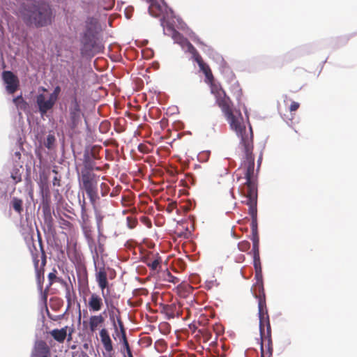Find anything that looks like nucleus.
<instances>
[{"instance_id": "1", "label": "nucleus", "mask_w": 357, "mask_h": 357, "mask_svg": "<svg viewBox=\"0 0 357 357\" xmlns=\"http://www.w3.org/2000/svg\"><path fill=\"white\" fill-rule=\"evenodd\" d=\"M215 98L216 103L221 108L231 128L241 138L240 146L244 153V156L240 167L236 171L237 175H240L239 180L241 176V171L248 169L249 172L250 169L255 168V157L252 153L254 149L252 129L250 126L247 130L243 122V118L241 116L237 117L234 115L233 102L224 90L217 91Z\"/></svg>"}, {"instance_id": "2", "label": "nucleus", "mask_w": 357, "mask_h": 357, "mask_svg": "<svg viewBox=\"0 0 357 357\" xmlns=\"http://www.w3.org/2000/svg\"><path fill=\"white\" fill-rule=\"evenodd\" d=\"M238 181L245 180L242 183L243 186L240 189L242 196L245 197V200L242 202L248 206V213L251 216V229L252 243H259V238L257 232V174L255 172V168L241 171V176L238 180L240 175H237Z\"/></svg>"}, {"instance_id": "3", "label": "nucleus", "mask_w": 357, "mask_h": 357, "mask_svg": "<svg viewBox=\"0 0 357 357\" xmlns=\"http://www.w3.org/2000/svg\"><path fill=\"white\" fill-rule=\"evenodd\" d=\"M20 15L29 26L42 27L50 24L52 20V11L49 4L36 0H27L20 9Z\"/></svg>"}, {"instance_id": "4", "label": "nucleus", "mask_w": 357, "mask_h": 357, "mask_svg": "<svg viewBox=\"0 0 357 357\" xmlns=\"http://www.w3.org/2000/svg\"><path fill=\"white\" fill-rule=\"evenodd\" d=\"M101 30L98 18L91 16L86 18L80 36V53L82 56H91L103 50L104 47L98 38Z\"/></svg>"}, {"instance_id": "5", "label": "nucleus", "mask_w": 357, "mask_h": 357, "mask_svg": "<svg viewBox=\"0 0 357 357\" xmlns=\"http://www.w3.org/2000/svg\"><path fill=\"white\" fill-rule=\"evenodd\" d=\"M259 332L261 337V357H272L273 347L271 337V326L267 307L264 302L259 303Z\"/></svg>"}, {"instance_id": "6", "label": "nucleus", "mask_w": 357, "mask_h": 357, "mask_svg": "<svg viewBox=\"0 0 357 357\" xmlns=\"http://www.w3.org/2000/svg\"><path fill=\"white\" fill-rule=\"evenodd\" d=\"M38 239L39 248H38L33 243L32 245L29 247V251L34 266L37 282L40 288H42V283L44 281L45 266L47 262V257L43 248L42 237L39 231H38Z\"/></svg>"}, {"instance_id": "7", "label": "nucleus", "mask_w": 357, "mask_h": 357, "mask_svg": "<svg viewBox=\"0 0 357 357\" xmlns=\"http://www.w3.org/2000/svg\"><path fill=\"white\" fill-rule=\"evenodd\" d=\"M96 279L98 282V287L101 290L102 296L105 298V302L107 305L109 319L112 322L114 327L115 332L118 333V328L116 327V321L114 319L115 311L119 312V310L112 303H109L107 298L105 296V289L108 287L107 275L104 268H100L98 272L96 274Z\"/></svg>"}, {"instance_id": "8", "label": "nucleus", "mask_w": 357, "mask_h": 357, "mask_svg": "<svg viewBox=\"0 0 357 357\" xmlns=\"http://www.w3.org/2000/svg\"><path fill=\"white\" fill-rule=\"evenodd\" d=\"M100 180V176L93 172H86L81 174L79 177V186L84 189L86 192L98 190V184Z\"/></svg>"}, {"instance_id": "9", "label": "nucleus", "mask_w": 357, "mask_h": 357, "mask_svg": "<svg viewBox=\"0 0 357 357\" xmlns=\"http://www.w3.org/2000/svg\"><path fill=\"white\" fill-rule=\"evenodd\" d=\"M173 38L176 42L182 47L183 49H186V51L191 54L192 59L197 63L201 61V60L203 59L197 49L187 38H184L179 32L174 31Z\"/></svg>"}, {"instance_id": "10", "label": "nucleus", "mask_w": 357, "mask_h": 357, "mask_svg": "<svg viewBox=\"0 0 357 357\" xmlns=\"http://www.w3.org/2000/svg\"><path fill=\"white\" fill-rule=\"evenodd\" d=\"M69 114L70 126L71 128L74 129L77 127L80 121L82 114L79 102L76 96H75L71 100L69 108Z\"/></svg>"}, {"instance_id": "11", "label": "nucleus", "mask_w": 357, "mask_h": 357, "mask_svg": "<svg viewBox=\"0 0 357 357\" xmlns=\"http://www.w3.org/2000/svg\"><path fill=\"white\" fill-rule=\"evenodd\" d=\"M141 259L153 271H158L161 268L162 259L158 253L148 252L142 256Z\"/></svg>"}, {"instance_id": "12", "label": "nucleus", "mask_w": 357, "mask_h": 357, "mask_svg": "<svg viewBox=\"0 0 357 357\" xmlns=\"http://www.w3.org/2000/svg\"><path fill=\"white\" fill-rule=\"evenodd\" d=\"M2 78L6 84V90L9 93H14L19 86V79L11 71H3Z\"/></svg>"}, {"instance_id": "13", "label": "nucleus", "mask_w": 357, "mask_h": 357, "mask_svg": "<svg viewBox=\"0 0 357 357\" xmlns=\"http://www.w3.org/2000/svg\"><path fill=\"white\" fill-rule=\"evenodd\" d=\"M255 278L257 279V282L255 287V289L258 290V292H255V296L258 299V312H259V303H261V301L264 302L265 307H267L266 302V295L264 293V288L262 282L261 272H260L259 274H257V272H255Z\"/></svg>"}, {"instance_id": "14", "label": "nucleus", "mask_w": 357, "mask_h": 357, "mask_svg": "<svg viewBox=\"0 0 357 357\" xmlns=\"http://www.w3.org/2000/svg\"><path fill=\"white\" fill-rule=\"evenodd\" d=\"M31 357H50V349L43 340L36 342Z\"/></svg>"}, {"instance_id": "15", "label": "nucleus", "mask_w": 357, "mask_h": 357, "mask_svg": "<svg viewBox=\"0 0 357 357\" xmlns=\"http://www.w3.org/2000/svg\"><path fill=\"white\" fill-rule=\"evenodd\" d=\"M36 103L38 106L39 112L42 115L46 114L47 112L51 109L55 104L50 98L46 100L45 96L43 94H39L37 96Z\"/></svg>"}, {"instance_id": "16", "label": "nucleus", "mask_w": 357, "mask_h": 357, "mask_svg": "<svg viewBox=\"0 0 357 357\" xmlns=\"http://www.w3.org/2000/svg\"><path fill=\"white\" fill-rule=\"evenodd\" d=\"M103 306V301L101 296L96 293L91 294L88 301V307L91 312H99Z\"/></svg>"}, {"instance_id": "17", "label": "nucleus", "mask_w": 357, "mask_h": 357, "mask_svg": "<svg viewBox=\"0 0 357 357\" xmlns=\"http://www.w3.org/2000/svg\"><path fill=\"white\" fill-rule=\"evenodd\" d=\"M100 337L101 342L103 345L105 350L109 354H111L114 350L112 341L109 334L108 331L103 328L100 331Z\"/></svg>"}, {"instance_id": "18", "label": "nucleus", "mask_w": 357, "mask_h": 357, "mask_svg": "<svg viewBox=\"0 0 357 357\" xmlns=\"http://www.w3.org/2000/svg\"><path fill=\"white\" fill-rule=\"evenodd\" d=\"M100 337L101 342L103 345L105 350L109 354H111L114 350L112 341L109 334L108 331L103 328L100 331Z\"/></svg>"}, {"instance_id": "19", "label": "nucleus", "mask_w": 357, "mask_h": 357, "mask_svg": "<svg viewBox=\"0 0 357 357\" xmlns=\"http://www.w3.org/2000/svg\"><path fill=\"white\" fill-rule=\"evenodd\" d=\"M104 322L105 317L102 314L91 316L89 321L90 331L92 333L96 331L98 327L101 326Z\"/></svg>"}, {"instance_id": "20", "label": "nucleus", "mask_w": 357, "mask_h": 357, "mask_svg": "<svg viewBox=\"0 0 357 357\" xmlns=\"http://www.w3.org/2000/svg\"><path fill=\"white\" fill-rule=\"evenodd\" d=\"M84 168L82 169L81 174L86 172H93V170H100V167H96V163L91 156L89 155H84L83 161Z\"/></svg>"}, {"instance_id": "21", "label": "nucleus", "mask_w": 357, "mask_h": 357, "mask_svg": "<svg viewBox=\"0 0 357 357\" xmlns=\"http://www.w3.org/2000/svg\"><path fill=\"white\" fill-rule=\"evenodd\" d=\"M50 333L55 340L62 343L67 337V326L61 329H54Z\"/></svg>"}, {"instance_id": "22", "label": "nucleus", "mask_w": 357, "mask_h": 357, "mask_svg": "<svg viewBox=\"0 0 357 357\" xmlns=\"http://www.w3.org/2000/svg\"><path fill=\"white\" fill-rule=\"evenodd\" d=\"M47 278L49 281L48 288L55 282L67 286V282L63 278L57 277V271L55 268H53L52 271L48 274Z\"/></svg>"}, {"instance_id": "23", "label": "nucleus", "mask_w": 357, "mask_h": 357, "mask_svg": "<svg viewBox=\"0 0 357 357\" xmlns=\"http://www.w3.org/2000/svg\"><path fill=\"white\" fill-rule=\"evenodd\" d=\"M11 206L16 213L21 215L23 211V201L17 197H13L11 200Z\"/></svg>"}, {"instance_id": "24", "label": "nucleus", "mask_w": 357, "mask_h": 357, "mask_svg": "<svg viewBox=\"0 0 357 357\" xmlns=\"http://www.w3.org/2000/svg\"><path fill=\"white\" fill-rule=\"evenodd\" d=\"M40 193L41 204H51V196L48 187H44L43 185L40 189Z\"/></svg>"}, {"instance_id": "25", "label": "nucleus", "mask_w": 357, "mask_h": 357, "mask_svg": "<svg viewBox=\"0 0 357 357\" xmlns=\"http://www.w3.org/2000/svg\"><path fill=\"white\" fill-rule=\"evenodd\" d=\"M149 13L153 17H158L162 13V7L155 3H152L149 8Z\"/></svg>"}, {"instance_id": "26", "label": "nucleus", "mask_w": 357, "mask_h": 357, "mask_svg": "<svg viewBox=\"0 0 357 357\" xmlns=\"http://www.w3.org/2000/svg\"><path fill=\"white\" fill-rule=\"evenodd\" d=\"M88 197L89 198L90 202L95 208L96 202L99 199L98 194V190L86 192Z\"/></svg>"}, {"instance_id": "27", "label": "nucleus", "mask_w": 357, "mask_h": 357, "mask_svg": "<svg viewBox=\"0 0 357 357\" xmlns=\"http://www.w3.org/2000/svg\"><path fill=\"white\" fill-rule=\"evenodd\" d=\"M104 218V215H102L100 213L96 211V220L97 222V227L98 231L100 233L102 229V220Z\"/></svg>"}, {"instance_id": "28", "label": "nucleus", "mask_w": 357, "mask_h": 357, "mask_svg": "<svg viewBox=\"0 0 357 357\" xmlns=\"http://www.w3.org/2000/svg\"><path fill=\"white\" fill-rule=\"evenodd\" d=\"M55 137L53 135H48L45 142V146L48 149H51L55 142Z\"/></svg>"}, {"instance_id": "29", "label": "nucleus", "mask_w": 357, "mask_h": 357, "mask_svg": "<svg viewBox=\"0 0 357 357\" xmlns=\"http://www.w3.org/2000/svg\"><path fill=\"white\" fill-rule=\"evenodd\" d=\"M238 249L242 252L248 251L250 248V243L248 241H243L238 244Z\"/></svg>"}, {"instance_id": "30", "label": "nucleus", "mask_w": 357, "mask_h": 357, "mask_svg": "<svg viewBox=\"0 0 357 357\" xmlns=\"http://www.w3.org/2000/svg\"><path fill=\"white\" fill-rule=\"evenodd\" d=\"M254 266L255 269V272H257V274H259L261 272V266L260 261V257H253Z\"/></svg>"}, {"instance_id": "31", "label": "nucleus", "mask_w": 357, "mask_h": 357, "mask_svg": "<svg viewBox=\"0 0 357 357\" xmlns=\"http://www.w3.org/2000/svg\"><path fill=\"white\" fill-rule=\"evenodd\" d=\"M123 349L126 351L128 357H133L127 338L121 340Z\"/></svg>"}, {"instance_id": "32", "label": "nucleus", "mask_w": 357, "mask_h": 357, "mask_svg": "<svg viewBox=\"0 0 357 357\" xmlns=\"http://www.w3.org/2000/svg\"><path fill=\"white\" fill-rule=\"evenodd\" d=\"M117 323L119 326V331L121 334V340L126 339V330L123 326V324L121 319V317H117Z\"/></svg>"}, {"instance_id": "33", "label": "nucleus", "mask_w": 357, "mask_h": 357, "mask_svg": "<svg viewBox=\"0 0 357 357\" xmlns=\"http://www.w3.org/2000/svg\"><path fill=\"white\" fill-rule=\"evenodd\" d=\"M127 225L130 229H134L137 225V220L135 218L127 217Z\"/></svg>"}, {"instance_id": "34", "label": "nucleus", "mask_w": 357, "mask_h": 357, "mask_svg": "<svg viewBox=\"0 0 357 357\" xmlns=\"http://www.w3.org/2000/svg\"><path fill=\"white\" fill-rule=\"evenodd\" d=\"M52 172L56 174L55 176L53 178V181H52V184L54 186H61V176H58V172L57 170H56L55 169H54L52 170Z\"/></svg>"}, {"instance_id": "35", "label": "nucleus", "mask_w": 357, "mask_h": 357, "mask_svg": "<svg viewBox=\"0 0 357 357\" xmlns=\"http://www.w3.org/2000/svg\"><path fill=\"white\" fill-rule=\"evenodd\" d=\"M60 91H61V88L60 86H57L54 88L53 92L50 94V98L54 102H56L57 98H58V96L60 93Z\"/></svg>"}, {"instance_id": "36", "label": "nucleus", "mask_w": 357, "mask_h": 357, "mask_svg": "<svg viewBox=\"0 0 357 357\" xmlns=\"http://www.w3.org/2000/svg\"><path fill=\"white\" fill-rule=\"evenodd\" d=\"M100 190H101V195L102 196H106L109 191V185L105 183H102L100 185Z\"/></svg>"}, {"instance_id": "37", "label": "nucleus", "mask_w": 357, "mask_h": 357, "mask_svg": "<svg viewBox=\"0 0 357 357\" xmlns=\"http://www.w3.org/2000/svg\"><path fill=\"white\" fill-rule=\"evenodd\" d=\"M81 215L84 222L88 220V215L86 214L85 202H83V204L81 206Z\"/></svg>"}, {"instance_id": "38", "label": "nucleus", "mask_w": 357, "mask_h": 357, "mask_svg": "<svg viewBox=\"0 0 357 357\" xmlns=\"http://www.w3.org/2000/svg\"><path fill=\"white\" fill-rule=\"evenodd\" d=\"M200 70L204 73H207L208 70H210V67L206 63H204V60H201L197 63Z\"/></svg>"}, {"instance_id": "39", "label": "nucleus", "mask_w": 357, "mask_h": 357, "mask_svg": "<svg viewBox=\"0 0 357 357\" xmlns=\"http://www.w3.org/2000/svg\"><path fill=\"white\" fill-rule=\"evenodd\" d=\"M50 204H41L43 211L45 216L51 215Z\"/></svg>"}, {"instance_id": "40", "label": "nucleus", "mask_w": 357, "mask_h": 357, "mask_svg": "<svg viewBox=\"0 0 357 357\" xmlns=\"http://www.w3.org/2000/svg\"><path fill=\"white\" fill-rule=\"evenodd\" d=\"M66 287V298L68 301V306H70L71 305V301H72V296H71V293H70V287L69 285L67 284V286H65Z\"/></svg>"}, {"instance_id": "41", "label": "nucleus", "mask_w": 357, "mask_h": 357, "mask_svg": "<svg viewBox=\"0 0 357 357\" xmlns=\"http://www.w3.org/2000/svg\"><path fill=\"white\" fill-rule=\"evenodd\" d=\"M253 257H259V243H252Z\"/></svg>"}, {"instance_id": "42", "label": "nucleus", "mask_w": 357, "mask_h": 357, "mask_svg": "<svg viewBox=\"0 0 357 357\" xmlns=\"http://www.w3.org/2000/svg\"><path fill=\"white\" fill-rule=\"evenodd\" d=\"M176 206H177V203L176 202H172L167 205L166 211L169 213H171L176 208Z\"/></svg>"}, {"instance_id": "43", "label": "nucleus", "mask_w": 357, "mask_h": 357, "mask_svg": "<svg viewBox=\"0 0 357 357\" xmlns=\"http://www.w3.org/2000/svg\"><path fill=\"white\" fill-rule=\"evenodd\" d=\"M138 151L143 153H147L149 152V146L144 144H140L138 146Z\"/></svg>"}, {"instance_id": "44", "label": "nucleus", "mask_w": 357, "mask_h": 357, "mask_svg": "<svg viewBox=\"0 0 357 357\" xmlns=\"http://www.w3.org/2000/svg\"><path fill=\"white\" fill-rule=\"evenodd\" d=\"M140 221L145 224L148 227H151L152 226L150 219L146 216H142L140 218Z\"/></svg>"}, {"instance_id": "45", "label": "nucleus", "mask_w": 357, "mask_h": 357, "mask_svg": "<svg viewBox=\"0 0 357 357\" xmlns=\"http://www.w3.org/2000/svg\"><path fill=\"white\" fill-rule=\"evenodd\" d=\"M168 279L167 280L170 282H172L174 284H176L179 282L178 278L172 275L169 272L167 273Z\"/></svg>"}, {"instance_id": "46", "label": "nucleus", "mask_w": 357, "mask_h": 357, "mask_svg": "<svg viewBox=\"0 0 357 357\" xmlns=\"http://www.w3.org/2000/svg\"><path fill=\"white\" fill-rule=\"evenodd\" d=\"M300 107V104L297 102L292 101L289 107L290 112L296 111Z\"/></svg>"}, {"instance_id": "47", "label": "nucleus", "mask_w": 357, "mask_h": 357, "mask_svg": "<svg viewBox=\"0 0 357 357\" xmlns=\"http://www.w3.org/2000/svg\"><path fill=\"white\" fill-rule=\"evenodd\" d=\"M11 177L14 180L15 184L22 181L21 175L18 174L17 172L12 174Z\"/></svg>"}, {"instance_id": "48", "label": "nucleus", "mask_w": 357, "mask_h": 357, "mask_svg": "<svg viewBox=\"0 0 357 357\" xmlns=\"http://www.w3.org/2000/svg\"><path fill=\"white\" fill-rule=\"evenodd\" d=\"M61 224H62V225H63L62 227L63 228H67V227L71 228V227H72L71 222H70L69 221L66 220H62Z\"/></svg>"}, {"instance_id": "49", "label": "nucleus", "mask_w": 357, "mask_h": 357, "mask_svg": "<svg viewBox=\"0 0 357 357\" xmlns=\"http://www.w3.org/2000/svg\"><path fill=\"white\" fill-rule=\"evenodd\" d=\"M206 76V77L210 80V81H212L213 79V74H212V72H211V70H208L207 73H204Z\"/></svg>"}, {"instance_id": "50", "label": "nucleus", "mask_w": 357, "mask_h": 357, "mask_svg": "<svg viewBox=\"0 0 357 357\" xmlns=\"http://www.w3.org/2000/svg\"><path fill=\"white\" fill-rule=\"evenodd\" d=\"M85 236H86V239L88 240L89 243L93 241V238L91 236V231H85Z\"/></svg>"}, {"instance_id": "51", "label": "nucleus", "mask_w": 357, "mask_h": 357, "mask_svg": "<svg viewBox=\"0 0 357 357\" xmlns=\"http://www.w3.org/2000/svg\"><path fill=\"white\" fill-rule=\"evenodd\" d=\"M82 280L85 282L86 284L88 283V277H87V273H86V271L85 270L84 272L82 274Z\"/></svg>"}, {"instance_id": "52", "label": "nucleus", "mask_w": 357, "mask_h": 357, "mask_svg": "<svg viewBox=\"0 0 357 357\" xmlns=\"http://www.w3.org/2000/svg\"><path fill=\"white\" fill-rule=\"evenodd\" d=\"M122 203L124 206H128L130 204L129 198L127 197H123Z\"/></svg>"}, {"instance_id": "53", "label": "nucleus", "mask_w": 357, "mask_h": 357, "mask_svg": "<svg viewBox=\"0 0 357 357\" xmlns=\"http://www.w3.org/2000/svg\"><path fill=\"white\" fill-rule=\"evenodd\" d=\"M261 160H262V156L261 155L259 156L258 160H257V172H258L259 169V167L261 165Z\"/></svg>"}, {"instance_id": "54", "label": "nucleus", "mask_w": 357, "mask_h": 357, "mask_svg": "<svg viewBox=\"0 0 357 357\" xmlns=\"http://www.w3.org/2000/svg\"><path fill=\"white\" fill-rule=\"evenodd\" d=\"M13 100H14L15 102L17 103V102H18L20 101H23V98H22V96H18V97L14 98Z\"/></svg>"}, {"instance_id": "55", "label": "nucleus", "mask_w": 357, "mask_h": 357, "mask_svg": "<svg viewBox=\"0 0 357 357\" xmlns=\"http://www.w3.org/2000/svg\"><path fill=\"white\" fill-rule=\"evenodd\" d=\"M72 333H73V331H71V332H70L69 334L68 335V341L71 340V339H72Z\"/></svg>"}, {"instance_id": "56", "label": "nucleus", "mask_w": 357, "mask_h": 357, "mask_svg": "<svg viewBox=\"0 0 357 357\" xmlns=\"http://www.w3.org/2000/svg\"><path fill=\"white\" fill-rule=\"evenodd\" d=\"M197 43L199 44H203V43L200 42L199 39H197V40H195Z\"/></svg>"}]
</instances>
